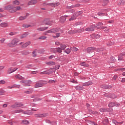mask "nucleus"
<instances>
[{
  "label": "nucleus",
  "instance_id": "58",
  "mask_svg": "<svg viewBox=\"0 0 125 125\" xmlns=\"http://www.w3.org/2000/svg\"><path fill=\"white\" fill-rule=\"evenodd\" d=\"M81 4L80 3H77L75 5H73V7H79Z\"/></svg>",
  "mask_w": 125,
  "mask_h": 125
},
{
  "label": "nucleus",
  "instance_id": "23",
  "mask_svg": "<svg viewBox=\"0 0 125 125\" xmlns=\"http://www.w3.org/2000/svg\"><path fill=\"white\" fill-rule=\"evenodd\" d=\"M24 112V110L23 109H17L14 111V113L15 114H17L19 113H23Z\"/></svg>",
  "mask_w": 125,
  "mask_h": 125
},
{
  "label": "nucleus",
  "instance_id": "19",
  "mask_svg": "<svg viewBox=\"0 0 125 125\" xmlns=\"http://www.w3.org/2000/svg\"><path fill=\"white\" fill-rule=\"evenodd\" d=\"M66 17H67V16H62V17H61L60 21L62 23H64V22H65L66 21Z\"/></svg>",
  "mask_w": 125,
  "mask_h": 125
},
{
  "label": "nucleus",
  "instance_id": "41",
  "mask_svg": "<svg viewBox=\"0 0 125 125\" xmlns=\"http://www.w3.org/2000/svg\"><path fill=\"white\" fill-rule=\"evenodd\" d=\"M81 14H82V12H77L74 14L76 17H78V16H80Z\"/></svg>",
  "mask_w": 125,
  "mask_h": 125
},
{
  "label": "nucleus",
  "instance_id": "8",
  "mask_svg": "<svg viewBox=\"0 0 125 125\" xmlns=\"http://www.w3.org/2000/svg\"><path fill=\"white\" fill-rule=\"evenodd\" d=\"M57 32H59V29H58V28H53L52 29L48 30L47 33H57Z\"/></svg>",
  "mask_w": 125,
  "mask_h": 125
},
{
  "label": "nucleus",
  "instance_id": "30",
  "mask_svg": "<svg viewBox=\"0 0 125 125\" xmlns=\"http://www.w3.org/2000/svg\"><path fill=\"white\" fill-rule=\"evenodd\" d=\"M8 124H9L10 125H17V122L14 121L12 122L11 121H8Z\"/></svg>",
  "mask_w": 125,
  "mask_h": 125
},
{
  "label": "nucleus",
  "instance_id": "14",
  "mask_svg": "<svg viewBox=\"0 0 125 125\" xmlns=\"http://www.w3.org/2000/svg\"><path fill=\"white\" fill-rule=\"evenodd\" d=\"M44 21L47 22L45 23V25H53V21H49L48 19L44 20Z\"/></svg>",
  "mask_w": 125,
  "mask_h": 125
},
{
  "label": "nucleus",
  "instance_id": "48",
  "mask_svg": "<svg viewBox=\"0 0 125 125\" xmlns=\"http://www.w3.org/2000/svg\"><path fill=\"white\" fill-rule=\"evenodd\" d=\"M115 106V103H110L108 104V107H114Z\"/></svg>",
  "mask_w": 125,
  "mask_h": 125
},
{
  "label": "nucleus",
  "instance_id": "26",
  "mask_svg": "<svg viewBox=\"0 0 125 125\" xmlns=\"http://www.w3.org/2000/svg\"><path fill=\"white\" fill-rule=\"evenodd\" d=\"M109 3V0H103V5L105 6V5H107Z\"/></svg>",
  "mask_w": 125,
  "mask_h": 125
},
{
  "label": "nucleus",
  "instance_id": "42",
  "mask_svg": "<svg viewBox=\"0 0 125 125\" xmlns=\"http://www.w3.org/2000/svg\"><path fill=\"white\" fill-rule=\"evenodd\" d=\"M70 49L72 51H78V48L75 47H71Z\"/></svg>",
  "mask_w": 125,
  "mask_h": 125
},
{
  "label": "nucleus",
  "instance_id": "6",
  "mask_svg": "<svg viewBox=\"0 0 125 125\" xmlns=\"http://www.w3.org/2000/svg\"><path fill=\"white\" fill-rule=\"evenodd\" d=\"M47 116H48V114L47 113L35 114V117L37 118H45V117H47Z\"/></svg>",
  "mask_w": 125,
  "mask_h": 125
},
{
  "label": "nucleus",
  "instance_id": "35",
  "mask_svg": "<svg viewBox=\"0 0 125 125\" xmlns=\"http://www.w3.org/2000/svg\"><path fill=\"white\" fill-rule=\"evenodd\" d=\"M28 35H29L28 33H24V34L20 36V39H24V38L27 37Z\"/></svg>",
  "mask_w": 125,
  "mask_h": 125
},
{
  "label": "nucleus",
  "instance_id": "29",
  "mask_svg": "<svg viewBox=\"0 0 125 125\" xmlns=\"http://www.w3.org/2000/svg\"><path fill=\"white\" fill-rule=\"evenodd\" d=\"M81 66H83V67H88L89 65L88 64H87L86 63L84 62H81L80 63Z\"/></svg>",
  "mask_w": 125,
  "mask_h": 125
},
{
  "label": "nucleus",
  "instance_id": "15",
  "mask_svg": "<svg viewBox=\"0 0 125 125\" xmlns=\"http://www.w3.org/2000/svg\"><path fill=\"white\" fill-rule=\"evenodd\" d=\"M28 16H29V14H26V15L25 16H24V17L23 16H21L19 17V20H20V21H23V20H25V19H26L27 17H28Z\"/></svg>",
  "mask_w": 125,
  "mask_h": 125
},
{
  "label": "nucleus",
  "instance_id": "40",
  "mask_svg": "<svg viewBox=\"0 0 125 125\" xmlns=\"http://www.w3.org/2000/svg\"><path fill=\"white\" fill-rule=\"evenodd\" d=\"M22 123L23 125H29L30 124V122L28 120H23L22 121Z\"/></svg>",
  "mask_w": 125,
  "mask_h": 125
},
{
  "label": "nucleus",
  "instance_id": "17",
  "mask_svg": "<svg viewBox=\"0 0 125 125\" xmlns=\"http://www.w3.org/2000/svg\"><path fill=\"white\" fill-rule=\"evenodd\" d=\"M107 61L108 63H114V62L116 61V59L114 57H112L110 58Z\"/></svg>",
  "mask_w": 125,
  "mask_h": 125
},
{
  "label": "nucleus",
  "instance_id": "54",
  "mask_svg": "<svg viewBox=\"0 0 125 125\" xmlns=\"http://www.w3.org/2000/svg\"><path fill=\"white\" fill-rule=\"evenodd\" d=\"M40 40H45V39H47L46 36H41L39 37Z\"/></svg>",
  "mask_w": 125,
  "mask_h": 125
},
{
  "label": "nucleus",
  "instance_id": "44",
  "mask_svg": "<svg viewBox=\"0 0 125 125\" xmlns=\"http://www.w3.org/2000/svg\"><path fill=\"white\" fill-rule=\"evenodd\" d=\"M22 27H23V28H25V29H27V28H29V27H31V25L23 24Z\"/></svg>",
  "mask_w": 125,
  "mask_h": 125
},
{
  "label": "nucleus",
  "instance_id": "33",
  "mask_svg": "<svg viewBox=\"0 0 125 125\" xmlns=\"http://www.w3.org/2000/svg\"><path fill=\"white\" fill-rule=\"evenodd\" d=\"M77 19V17L74 14L70 19H69V21H74V20H76Z\"/></svg>",
  "mask_w": 125,
  "mask_h": 125
},
{
  "label": "nucleus",
  "instance_id": "32",
  "mask_svg": "<svg viewBox=\"0 0 125 125\" xmlns=\"http://www.w3.org/2000/svg\"><path fill=\"white\" fill-rule=\"evenodd\" d=\"M23 114L24 115H32V113H31V111L30 110H27L26 111H23Z\"/></svg>",
  "mask_w": 125,
  "mask_h": 125
},
{
  "label": "nucleus",
  "instance_id": "25",
  "mask_svg": "<svg viewBox=\"0 0 125 125\" xmlns=\"http://www.w3.org/2000/svg\"><path fill=\"white\" fill-rule=\"evenodd\" d=\"M125 5V0H120L118 3V5Z\"/></svg>",
  "mask_w": 125,
  "mask_h": 125
},
{
  "label": "nucleus",
  "instance_id": "59",
  "mask_svg": "<svg viewBox=\"0 0 125 125\" xmlns=\"http://www.w3.org/2000/svg\"><path fill=\"white\" fill-rule=\"evenodd\" d=\"M87 85L88 86L89 85H92V83H92V82L90 81V82H87Z\"/></svg>",
  "mask_w": 125,
  "mask_h": 125
},
{
  "label": "nucleus",
  "instance_id": "3",
  "mask_svg": "<svg viewBox=\"0 0 125 125\" xmlns=\"http://www.w3.org/2000/svg\"><path fill=\"white\" fill-rule=\"evenodd\" d=\"M4 9H8L9 10V12H10L11 13L16 12L15 7H13L11 5H8V6H5L4 7Z\"/></svg>",
  "mask_w": 125,
  "mask_h": 125
},
{
  "label": "nucleus",
  "instance_id": "37",
  "mask_svg": "<svg viewBox=\"0 0 125 125\" xmlns=\"http://www.w3.org/2000/svg\"><path fill=\"white\" fill-rule=\"evenodd\" d=\"M66 47H67V46L65 44H61V49L62 50H65Z\"/></svg>",
  "mask_w": 125,
  "mask_h": 125
},
{
  "label": "nucleus",
  "instance_id": "18",
  "mask_svg": "<svg viewBox=\"0 0 125 125\" xmlns=\"http://www.w3.org/2000/svg\"><path fill=\"white\" fill-rule=\"evenodd\" d=\"M38 1L36 0H31L29 1L28 5H32V4H36Z\"/></svg>",
  "mask_w": 125,
  "mask_h": 125
},
{
  "label": "nucleus",
  "instance_id": "45",
  "mask_svg": "<svg viewBox=\"0 0 125 125\" xmlns=\"http://www.w3.org/2000/svg\"><path fill=\"white\" fill-rule=\"evenodd\" d=\"M51 51H52V52H54V53H56L57 52V48H53L51 49Z\"/></svg>",
  "mask_w": 125,
  "mask_h": 125
},
{
  "label": "nucleus",
  "instance_id": "31",
  "mask_svg": "<svg viewBox=\"0 0 125 125\" xmlns=\"http://www.w3.org/2000/svg\"><path fill=\"white\" fill-rule=\"evenodd\" d=\"M13 4H14V5H19V4H20V2L16 0L13 2Z\"/></svg>",
  "mask_w": 125,
  "mask_h": 125
},
{
  "label": "nucleus",
  "instance_id": "47",
  "mask_svg": "<svg viewBox=\"0 0 125 125\" xmlns=\"http://www.w3.org/2000/svg\"><path fill=\"white\" fill-rule=\"evenodd\" d=\"M51 5H52V6H58V5H59V2H57L55 3H51Z\"/></svg>",
  "mask_w": 125,
  "mask_h": 125
},
{
  "label": "nucleus",
  "instance_id": "57",
  "mask_svg": "<svg viewBox=\"0 0 125 125\" xmlns=\"http://www.w3.org/2000/svg\"><path fill=\"white\" fill-rule=\"evenodd\" d=\"M98 15H99V16H105V14L99 12L98 13Z\"/></svg>",
  "mask_w": 125,
  "mask_h": 125
},
{
  "label": "nucleus",
  "instance_id": "27",
  "mask_svg": "<svg viewBox=\"0 0 125 125\" xmlns=\"http://www.w3.org/2000/svg\"><path fill=\"white\" fill-rule=\"evenodd\" d=\"M46 64H47V65H49V66H52L55 65V62H46Z\"/></svg>",
  "mask_w": 125,
  "mask_h": 125
},
{
  "label": "nucleus",
  "instance_id": "52",
  "mask_svg": "<svg viewBox=\"0 0 125 125\" xmlns=\"http://www.w3.org/2000/svg\"><path fill=\"white\" fill-rule=\"evenodd\" d=\"M110 97L111 98H113V99H115V98H116V97H117V96H116V95H115V94H112V95H111L110 96Z\"/></svg>",
  "mask_w": 125,
  "mask_h": 125
},
{
  "label": "nucleus",
  "instance_id": "64",
  "mask_svg": "<svg viewBox=\"0 0 125 125\" xmlns=\"http://www.w3.org/2000/svg\"><path fill=\"white\" fill-rule=\"evenodd\" d=\"M59 68H60V65H57L55 67V69L56 70H57V69H59Z\"/></svg>",
  "mask_w": 125,
  "mask_h": 125
},
{
  "label": "nucleus",
  "instance_id": "21",
  "mask_svg": "<svg viewBox=\"0 0 125 125\" xmlns=\"http://www.w3.org/2000/svg\"><path fill=\"white\" fill-rule=\"evenodd\" d=\"M76 90H83V86L78 85L75 87Z\"/></svg>",
  "mask_w": 125,
  "mask_h": 125
},
{
  "label": "nucleus",
  "instance_id": "51",
  "mask_svg": "<svg viewBox=\"0 0 125 125\" xmlns=\"http://www.w3.org/2000/svg\"><path fill=\"white\" fill-rule=\"evenodd\" d=\"M21 86L20 85H17V84H14L13 85V87L16 88H20V87Z\"/></svg>",
  "mask_w": 125,
  "mask_h": 125
},
{
  "label": "nucleus",
  "instance_id": "43",
  "mask_svg": "<svg viewBox=\"0 0 125 125\" xmlns=\"http://www.w3.org/2000/svg\"><path fill=\"white\" fill-rule=\"evenodd\" d=\"M64 52H65V53H67V54H70V53L71 52V50L69 48H67L64 51Z\"/></svg>",
  "mask_w": 125,
  "mask_h": 125
},
{
  "label": "nucleus",
  "instance_id": "4",
  "mask_svg": "<svg viewBox=\"0 0 125 125\" xmlns=\"http://www.w3.org/2000/svg\"><path fill=\"white\" fill-rule=\"evenodd\" d=\"M20 83H24V86H30V84L32 83L31 80H23L20 81Z\"/></svg>",
  "mask_w": 125,
  "mask_h": 125
},
{
  "label": "nucleus",
  "instance_id": "22",
  "mask_svg": "<svg viewBox=\"0 0 125 125\" xmlns=\"http://www.w3.org/2000/svg\"><path fill=\"white\" fill-rule=\"evenodd\" d=\"M16 79L17 80H24V77H22L21 75L18 74L15 76Z\"/></svg>",
  "mask_w": 125,
  "mask_h": 125
},
{
  "label": "nucleus",
  "instance_id": "5",
  "mask_svg": "<svg viewBox=\"0 0 125 125\" xmlns=\"http://www.w3.org/2000/svg\"><path fill=\"white\" fill-rule=\"evenodd\" d=\"M24 43V42H21V43H20V45H21V48H26V47H27V46H28V45H30L31 44V42L28 41L26 42H25V43Z\"/></svg>",
  "mask_w": 125,
  "mask_h": 125
},
{
  "label": "nucleus",
  "instance_id": "38",
  "mask_svg": "<svg viewBox=\"0 0 125 125\" xmlns=\"http://www.w3.org/2000/svg\"><path fill=\"white\" fill-rule=\"evenodd\" d=\"M124 55H125V53L121 54L118 57V60H123V56H124Z\"/></svg>",
  "mask_w": 125,
  "mask_h": 125
},
{
  "label": "nucleus",
  "instance_id": "50",
  "mask_svg": "<svg viewBox=\"0 0 125 125\" xmlns=\"http://www.w3.org/2000/svg\"><path fill=\"white\" fill-rule=\"evenodd\" d=\"M4 42H5V38H2L0 40V43H4Z\"/></svg>",
  "mask_w": 125,
  "mask_h": 125
},
{
  "label": "nucleus",
  "instance_id": "56",
  "mask_svg": "<svg viewBox=\"0 0 125 125\" xmlns=\"http://www.w3.org/2000/svg\"><path fill=\"white\" fill-rule=\"evenodd\" d=\"M95 26L96 27H97V26H103V23L99 22L97 25H95Z\"/></svg>",
  "mask_w": 125,
  "mask_h": 125
},
{
  "label": "nucleus",
  "instance_id": "60",
  "mask_svg": "<svg viewBox=\"0 0 125 125\" xmlns=\"http://www.w3.org/2000/svg\"><path fill=\"white\" fill-rule=\"evenodd\" d=\"M38 71H35L31 72V75H35V74H38Z\"/></svg>",
  "mask_w": 125,
  "mask_h": 125
},
{
  "label": "nucleus",
  "instance_id": "1",
  "mask_svg": "<svg viewBox=\"0 0 125 125\" xmlns=\"http://www.w3.org/2000/svg\"><path fill=\"white\" fill-rule=\"evenodd\" d=\"M19 42V40L18 39L15 38L13 39L11 42L7 44V46L8 47H15L17 45V43Z\"/></svg>",
  "mask_w": 125,
  "mask_h": 125
},
{
  "label": "nucleus",
  "instance_id": "63",
  "mask_svg": "<svg viewBox=\"0 0 125 125\" xmlns=\"http://www.w3.org/2000/svg\"><path fill=\"white\" fill-rule=\"evenodd\" d=\"M14 35H16V33H15V32H10L9 33L10 36H14Z\"/></svg>",
  "mask_w": 125,
  "mask_h": 125
},
{
  "label": "nucleus",
  "instance_id": "53",
  "mask_svg": "<svg viewBox=\"0 0 125 125\" xmlns=\"http://www.w3.org/2000/svg\"><path fill=\"white\" fill-rule=\"evenodd\" d=\"M89 125H97V124L94 123V122L90 121Z\"/></svg>",
  "mask_w": 125,
  "mask_h": 125
},
{
  "label": "nucleus",
  "instance_id": "28",
  "mask_svg": "<svg viewBox=\"0 0 125 125\" xmlns=\"http://www.w3.org/2000/svg\"><path fill=\"white\" fill-rule=\"evenodd\" d=\"M15 104L17 108L18 107H22V106H23V104L22 103H15Z\"/></svg>",
  "mask_w": 125,
  "mask_h": 125
},
{
  "label": "nucleus",
  "instance_id": "61",
  "mask_svg": "<svg viewBox=\"0 0 125 125\" xmlns=\"http://www.w3.org/2000/svg\"><path fill=\"white\" fill-rule=\"evenodd\" d=\"M4 83H5V81L3 80H1L0 81V84H4Z\"/></svg>",
  "mask_w": 125,
  "mask_h": 125
},
{
  "label": "nucleus",
  "instance_id": "2",
  "mask_svg": "<svg viewBox=\"0 0 125 125\" xmlns=\"http://www.w3.org/2000/svg\"><path fill=\"white\" fill-rule=\"evenodd\" d=\"M43 84H46V82L45 81H39L36 83L35 87V88H37L38 87H42L43 86Z\"/></svg>",
  "mask_w": 125,
  "mask_h": 125
},
{
  "label": "nucleus",
  "instance_id": "34",
  "mask_svg": "<svg viewBox=\"0 0 125 125\" xmlns=\"http://www.w3.org/2000/svg\"><path fill=\"white\" fill-rule=\"evenodd\" d=\"M0 95H5V91L2 89H0Z\"/></svg>",
  "mask_w": 125,
  "mask_h": 125
},
{
  "label": "nucleus",
  "instance_id": "16",
  "mask_svg": "<svg viewBox=\"0 0 125 125\" xmlns=\"http://www.w3.org/2000/svg\"><path fill=\"white\" fill-rule=\"evenodd\" d=\"M47 29H48V27H40L37 28V30L39 31V32H42V31H45V30H47Z\"/></svg>",
  "mask_w": 125,
  "mask_h": 125
},
{
  "label": "nucleus",
  "instance_id": "12",
  "mask_svg": "<svg viewBox=\"0 0 125 125\" xmlns=\"http://www.w3.org/2000/svg\"><path fill=\"white\" fill-rule=\"evenodd\" d=\"M54 72V70H53V68H50L48 70L45 72L46 75H51L52 73Z\"/></svg>",
  "mask_w": 125,
  "mask_h": 125
},
{
  "label": "nucleus",
  "instance_id": "24",
  "mask_svg": "<svg viewBox=\"0 0 125 125\" xmlns=\"http://www.w3.org/2000/svg\"><path fill=\"white\" fill-rule=\"evenodd\" d=\"M15 9L16 12V11H21V10H22V8L19 6H17L15 7Z\"/></svg>",
  "mask_w": 125,
  "mask_h": 125
},
{
  "label": "nucleus",
  "instance_id": "55",
  "mask_svg": "<svg viewBox=\"0 0 125 125\" xmlns=\"http://www.w3.org/2000/svg\"><path fill=\"white\" fill-rule=\"evenodd\" d=\"M33 67V65L32 64H28L25 66V68H27L28 69H30V68H32Z\"/></svg>",
  "mask_w": 125,
  "mask_h": 125
},
{
  "label": "nucleus",
  "instance_id": "20",
  "mask_svg": "<svg viewBox=\"0 0 125 125\" xmlns=\"http://www.w3.org/2000/svg\"><path fill=\"white\" fill-rule=\"evenodd\" d=\"M0 27H3L4 28H6V27H8V23L6 22H2L0 24Z\"/></svg>",
  "mask_w": 125,
  "mask_h": 125
},
{
  "label": "nucleus",
  "instance_id": "13",
  "mask_svg": "<svg viewBox=\"0 0 125 125\" xmlns=\"http://www.w3.org/2000/svg\"><path fill=\"white\" fill-rule=\"evenodd\" d=\"M101 87L104 89H108V88H112V86L109 85H102Z\"/></svg>",
  "mask_w": 125,
  "mask_h": 125
},
{
  "label": "nucleus",
  "instance_id": "9",
  "mask_svg": "<svg viewBox=\"0 0 125 125\" xmlns=\"http://www.w3.org/2000/svg\"><path fill=\"white\" fill-rule=\"evenodd\" d=\"M17 70H18V68H14V69H12V68L11 67L8 69L7 73L8 74H11L12 73H13V72L17 71Z\"/></svg>",
  "mask_w": 125,
  "mask_h": 125
},
{
  "label": "nucleus",
  "instance_id": "10",
  "mask_svg": "<svg viewBox=\"0 0 125 125\" xmlns=\"http://www.w3.org/2000/svg\"><path fill=\"white\" fill-rule=\"evenodd\" d=\"M100 112H112L113 109L111 108L106 109L102 108L100 109Z\"/></svg>",
  "mask_w": 125,
  "mask_h": 125
},
{
  "label": "nucleus",
  "instance_id": "39",
  "mask_svg": "<svg viewBox=\"0 0 125 125\" xmlns=\"http://www.w3.org/2000/svg\"><path fill=\"white\" fill-rule=\"evenodd\" d=\"M22 54L23 55H28V54H30V52L28 51H23L22 52Z\"/></svg>",
  "mask_w": 125,
  "mask_h": 125
},
{
  "label": "nucleus",
  "instance_id": "11",
  "mask_svg": "<svg viewBox=\"0 0 125 125\" xmlns=\"http://www.w3.org/2000/svg\"><path fill=\"white\" fill-rule=\"evenodd\" d=\"M95 50V48L90 47L87 48V51L88 53H91V52H94V51Z\"/></svg>",
  "mask_w": 125,
  "mask_h": 125
},
{
  "label": "nucleus",
  "instance_id": "7",
  "mask_svg": "<svg viewBox=\"0 0 125 125\" xmlns=\"http://www.w3.org/2000/svg\"><path fill=\"white\" fill-rule=\"evenodd\" d=\"M94 28H97V26H95V24L86 28L85 31H86V32H93V31H94Z\"/></svg>",
  "mask_w": 125,
  "mask_h": 125
},
{
  "label": "nucleus",
  "instance_id": "36",
  "mask_svg": "<svg viewBox=\"0 0 125 125\" xmlns=\"http://www.w3.org/2000/svg\"><path fill=\"white\" fill-rule=\"evenodd\" d=\"M33 92V90H26L24 91V93L25 94H31Z\"/></svg>",
  "mask_w": 125,
  "mask_h": 125
},
{
  "label": "nucleus",
  "instance_id": "62",
  "mask_svg": "<svg viewBox=\"0 0 125 125\" xmlns=\"http://www.w3.org/2000/svg\"><path fill=\"white\" fill-rule=\"evenodd\" d=\"M114 106L116 107H118V106H120V104L119 103H114Z\"/></svg>",
  "mask_w": 125,
  "mask_h": 125
},
{
  "label": "nucleus",
  "instance_id": "46",
  "mask_svg": "<svg viewBox=\"0 0 125 125\" xmlns=\"http://www.w3.org/2000/svg\"><path fill=\"white\" fill-rule=\"evenodd\" d=\"M61 34L60 33H57L56 36H53V38H54V39H56V38H59L60 37V35Z\"/></svg>",
  "mask_w": 125,
  "mask_h": 125
},
{
  "label": "nucleus",
  "instance_id": "49",
  "mask_svg": "<svg viewBox=\"0 0 125 125\" xmlns=\"http://www.w3.org/2000/svg\"><path fill=\"white\" fill-rule=\"evenodd\" d=\"M57 52H59V53H61V52H62V49L60 47L57 48Z\"/></svg>",
  "mask_w": 125,
  "mask_h": 125
}]
</instances>
